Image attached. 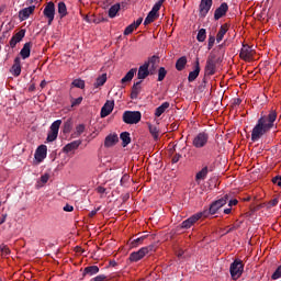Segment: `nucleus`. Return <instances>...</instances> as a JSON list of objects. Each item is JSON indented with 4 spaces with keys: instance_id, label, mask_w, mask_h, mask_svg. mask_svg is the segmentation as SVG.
I'll list each match as a JSON object with an SVG mask.
<instances>
[{
    "instance_id": "1a4fd4ad",
    "label": "nucleus",
    "mask_w": 281,
    "mask_h": 281,
    "mask_svg": "<svg viewBox=\"0 0 281 281\" xmlns=\"http://www.w3.org/2000/svg\"><path fill=\"white\" fill-rule=\"evenodd\" d=\"M43 14L48 20V25H52L54 16L56 15V5H54V2H48L46 4Z\"/></svg>"
},
{
    "instance_id": "4be33fe9",
    "label": "nucleus",
    "mask_w": 281,
    "mask_h": 281,
    "mask_svg": "<svg viewBox=\"0 0 281 281\" xmlns=\"http://www.w3.org/2000/svg\"><path fill=\"white\" fill-rule=\"evenodd\" d=\"M32 52V43H25L23 48L20 52V55L22 56L23 60L26 58H30V54Z\"/></svg>"
},
{
    "instance_id": "f3484780",
    "label": "nucleus",
    "mask_w": 281,
    "mask_h": 281,
    "mask_svg": "<svg viewBox=\"0 0 281 281\" xmlns=\"http://www.w3.org/2000/svg\"><path fill=\"white\" fill-rule=\"evenodd\" d=\"M120 142V137H117V134H109L105 137L104 146L105 148H112V146H115Z\"/></svg>"
},
{
    "instance_id": "2eb2a0df",
    "label": "nucleus",
    "mask_w": 281,
    "mask_h": 281,
    "mask_svg": "<svg viewBox=\"0 0 281 281\" xmlns=\"http://www.w3.org/2000/svg\"><path fill=\"white\" fill-rule=\"evenodd\" d=\"M212 9V0H201L200 16H207V12Z\"/></svg>"
},
{
    "instance_id": "a18cd8bd",
    "label": "nucleus",
    "mask_w": 281,
    "mask_h": 281,
    "mask_svg": "<svg viewBox=\"0 0 281 281\" xmlns=\"http://www.w3.org/2000/svg\"><path fill=\"white\" fill-rule=\"evenodd\" d=\"M135 30H137V29L132 23L128 26H126V29L124 30V35L128 36V34H133V32H135Z\"/></svg>"
},
{
    "instance_id": "4d7b16f0",
    "label": "nucleus",
    "mask_w": 281,
    "mask_h": 281,
    "mask_svg": "<svg viewBox=\"0 0 281 281\" xmlns=\"http://www.w3.org/2000/svg\"><path fill=\"white\" fill-rule=\"evenodd\" d=\"M19 42L15 40V38H11L10 40V47H12V48H14V47H16V44H18Z\"/></svg>"
},
{
    "instance_id": "5701e85b",
    "label": "nucleus",
    "mask_w": 281,
    "mask_h": 281,
    "mask_svg": "<svg viewBox=\"0 0 281 281\" xmlns=\"http://www.w3.org/2000/svg\"><path fill=\"white\" fill-rule=\"evenodd\" d=\"M135 74H137V68H132L122 79L121 83L126 85V82H131L133 78H135Z\"/></svg>"
},
{
    "instance_id": "412c9836",
    "label": "nucleus",
    "mask_w": 281,
    "mask_h": 281,
    "mask_svg": "<svg viewBox=\"0 0 281 281\" xmlns=\"http://www.w3.org/2000/svg\"><path fill=\"white\" fill-rule=\"evenodd\" d=\"M205 71L209 76H214V74H216V63H214L212 59H209L206 61Z\"/></svg>"
},
{
    "instance_id": "6e6552de",
    "label": "nucleus",
    "mask_w": 281,
    "mask_h": 281,
    "mask_svg": "<svg viewBox=\"0 0 281 281\" xmlns=\"http://www.w3.org/2000/svg\"><path fill=\"white\" fill-rule=\"evenodd\" d=\"M228 199H229V195H225L224 198L213 202L209 211H206L207 216H210V214H216V212H218V210L223 207V205H227Z\"/></svg>"
},
{
    "instance_id": "69168bd1",
    "label": "nucleus",
    "mask_w": 281,
    "mask_h": 281,
    "mask_svg": "<svg viewBox=\"0 0 281 281\" xmlns=\"http://www.w3.org/2000/svg\"><path fill=\"white\" fill-rule=\"evenodd\" d=\"M3 12H5V5L0 7V14H3Z\"/></svg>"
},
{
    "instance_id": "bb28decb",
    "label": "nucleus",
    "mask_w": 281,
    "mask_h": 281,
    "mask_svg": "<svg viewBox=\"0 0 281 281\" xmlns=\"http://www.w3.org/2000/svg\"><path fill=\"white\" fill-rule=\"evenodd\" d=\"M205 177H207V167H204L195 175V181L196 183H201V181L205 180Z\"/></svg>"
},
{
    "instance_id": "338daca9",
    "label": "nucleus",
    "mask_w": 281,
    "mask_h": 281,
    "mask_svg": "<svg viewBox=\"0 0 281 281\" xmlns=\"http://www.w3.org/2000/svg\"><path fill=\"white\" fill-rule=\"evenodd\" d=\"M224 214H232V209H225Z\"/></svg>"
},
{
    "instance_id": "f8f14e48",
    "label": "nucleus",
    "mask_w": 281,
    "mask_h": 281,
    "mask_svg": "<svg viewBox=\"0 0 281 281\" xmlns=\"http://www.w3.org/2000/svg\"><path fill=\"white\" fill-rule=\"evenodd\" d=\"M114 108H115L114 101H106L101 109V117H108V115H111V113H113Z\"/></svg>"
},
{
    "instance_id": "0eeeda50",
    "label": "nucleus",
    "mask_w": 281,
    "mask_h": 281,
    "mask_svg": "<svg viewBox=\"0 0 281 281\" xmlns=\"http://www.w3.org/2000/svg\"><path fill=\"white\" fill-rule=\"evenodd\" d=\"M60 124H63L61 120H57L52 123L50 130L47 135V142H56L58 138V131H60Z\"/></svg>"
},
{
    "instance_id": "7ed1b4c3",
    "label": "nucleus",
    "mask_w": 281,
    "mask_h": 281,
    "mask_svg": "<svg viewBox=\"0 0 281 281\" xmlns=\"http://www.w3.org/2000/svg\"><path fill=\"white\" fill-rule=\"evenodd\" d=\"M243 271H245V265H243V260L236 259L233 263H231L229 272L234 280H238V278L243 276Z\"/></svg>"
},
{
    "instance_id": "c85d7f7f",
    "label": "nucleus",
    "mask_w": 281,
    "mask_h": 281,
    "mask_svg": "<svg viewBox=\"0 0 281 281\" xmlns=\"http://www.w3.org/2000/svg\"><path fill=\"white\" fill-rule=\"evenodd\" d=\"M120 137H121V140H122V146H123L124 148H126V146H127L128 144H131V133H128V132H123V133H121Z\"/></svg>"
},
{
    "instance_id": "bf43d9fd",
    "label": "nucleus",
    "mask_w": 281,
    "mask_h": 281,
    "mask_svg": "<svg viewBox=\"0 0 281 281\" xmlns=\"http://www.w3.org/2000/svg\"><path fill=\"white\" fill-rule=\"evenodd\" d=\"M64 212H74V207L67 204L66 206H64Z\"/></svg>"
},
{
    "instance_id": "f257e3e1",
    "label": "nucleus",
    "mask_w": 281,
    "mask_h": 281,
    "mask_svg": "<svg viewBox=\"0 0 281 281\" xmlns=\"http://www.w3.org/2000/svg\"><path fill=\"white\" fill-rule=\"evenodd\" d=\"M277 117H278V114L274 111H271L268 116L260 117L256 126L252 128L251 140L258 142V139H260L262 135H266V133H269Z\"/></svg>"
},
{
    "instance_id": "f704fd0d",
    "label": "nucleus",
    "mask_w": 281,
    "mask_h": 281,
    "mask_svg": "<svg viewBox=\"0 0 281 281\" xmlns=\"http://www.w3.org/2000/svg\"><path fill=\"white\" fill-rule=\"evenodd\" d=\"M47 181H49V175L45 173L37 181L36 188H43V186H45V183H47Z\"/></svg>"
},
{
    "instance_id": "8fccbe9b",
    "label": "nucleus",
    "mask_w": 281,
    "mask_h": 281,
    "mask_svg": "<svg viewBox=\"0 0 281 281\" xmlns=\"http://www.w3.org/2000/svg\"><path fill=\"white\" fill-rule=\"evenodd\" d=\"M214 43H216V37L210 36L209 37V49H212V47H214Z\"/></svg>"
},
{
    "instance_id": "c03bdc74",
    "label": "nucleus",
    "mask_w": 281,
    "mask_h": 281,
    "mask_svg": "<svg viewBox=\"0 0 281 281\" xmlns=\"http://www.w3.org/2000/svg\"><path fill=\"white\" fill-rule=\"evenodd\" d=\"M85 133V125L80 124L77 125L76 131H75V136L80 137V135Z\"/></svg>"
},
{
    "instance_id": "e433bc0d",
    "label": "nucleus",
    "mask_w": 281,
    "mask_h": 281,
    "mask_svg": "<svg viewBox=\"0 0 281 281\" xmlns=\"http://www.w3.org/2000/svg\"><path fill=\"white\" fill-rule=\"evenodd\" d=\"M159 63V57L157 56H153L148 61H146L145 64H148V67L151 69H155V67H157V64Z\"/></svg>"
},
{
    "instance_id": "680f3d73",
    "label": "nucleus",
    "mask_w": 281,
    "mask_h": 281,
    "mask_svg": "<svg viewBox=\"0 0 281 281\" xmlns=\"http://www.w3.org/2000/svg\"><path fill=\"white\" fill-rule=\"evenodd\" d=\"M95 214H98V210L91 211V212L89 213V216H90V217H93V216H95Z\"/></svg>"
},
{
    "instance_id": "a19ab883",
    "label": "nucleus",
    "mask_w": 281,
    "mask_h": 281,
    "mask_svg": "<svg viewBox=\"0 0 281 281\" xmlns=\"http://www.w3.org/2000/svg\"><path fill=\"white\" fill-rule=\"evenodd\" d=\"M168 72L166 71V68L160 67L158 70V82H161L164 80V78H166V75Z\"/></svg>"
},
{
    "instance_id": "e2e57ef3",
    "label": "nucleus",
    "mask_w": 281,
    "mask_h": 281,
    "mask_svg": "<svg viewBox=\"0 0 281 281\" xmlns=\"http://www.w3.org/2000/svg\"><path fill=\"white\" fill-rule=\"evenodd\" d=\"M3 223H5V215H2V217H0V225H3Z\"/></svg>"
},
{
    "instance_id": "5fc2aeb1",
    "label": "nucleus",
    "mask_w": 281,
    "mask_h": 281,
    "mask_svg": "<svg viewBox=\"0 0 281 281\" xmlns=\"http://www.w3.org/2000/svg\"><path fill=\"white\" fill-rule=\"evenodd\" d=\"M142 21H144V19L138 18L137 21H135V22L132 23V24H133V25L135 26V29L137 30V27L142 25Z\"/></svg>"
},
{
    "instance_id": "aec40b11",
    "label": "nucleus",
    "mask_w": 281,
    "mask_h": 281,
    "mask_svg": "<svg viewBox=\"0 0 281 281\" xmlns=\"http://www.w3.org/2000/svg\"><path fill=\"white\" fill-rule=\"evenodd\" d=\"M139 85H142V81H137L136 83L133 85L132 93H131L132 100H137V97L142 92V86Z\"/></svg>"
},
{
    "instance_id": "473e14b6",
    "label": "nucleus",
    "mask_w": 281,
    "mask_h": 281,
    "mask_svg": "<svg viewBox=\"0 0 281 281\" xmlns=\"http://www.w3.org/2000/svg\"><path fill=\"white\" fill-rule=\"evenodd\" d=\"M120 12V4H114L109 10V16L110 19H115L117 16V13Z\"/></svg>"
},
{
    "instance_id": "2f4dec72",
    "label": "nucleus",
    "mask_w": 281,
    "mask_h": 281,
    "mask_svg": "<svg viewBox=\"0 0 281 281\" xmlns=\"http://www.w3.org/2000/svg\"><path fill=\"white\" fill-rule=\"evenodd\" d=\"M155 19H157V13L155 11L149 12L144 21V25H150Z\"/></svg>"
},
{
    "instance_id": "4c0bfd02",
    "label": "nucleus",
    "mask_w": 281,
    "mask_h": 281,
    "mask_svg": "<svg viewBox=\"0 0 281 281\" xmlns=\"http://www.w3.org/2000/svg\"><path fill=\"white\" fill-rule=\"evenodd\" d=\"M18 43H21L25 38V30H20L15 35L12 36Z\"/></svg>"
},
{
    "instance_id": "0e129e2a",
    "label": "nucleus",
    "mask_w": 281,
    "mask_h": 281,
    "mask_svg": "<svg viewBox=\"0 0 281 281\" xmlns=\"http://www.w3.org/2000/svg\"><path fill=\"white\" fill-rule=\"evenodd\" d=\"M83 20L86 21V23H91V19H89V15H85Z\"/></svg>"
},
{
    "instance_id": "09e8293b",
    "label": "nucleus",
    "mask_w": 281,
    "mask_h": 281,
    "mask_svg": "<svg viewBox=\"0 0 281 281\" xmlns=\"http://www.w3.org/2000/svg\"><path fill=\"white\" fill-rule=\"evenodd\" d=\"M80 104H82V97H79L77 99H72L71 106H78Z\"/></svg>"
},
{
    "instance_id": "58836bf2",
    "label": "nucleus",
    "mask_w": 281,
    "mask_h": 281,
    "mask_svg": "<svg viewBox=\"0 0 281 281\" xmlns=\"http://www.w3.org/2000/svg\"><path fill=\"white\" fill-rule=\"evenodd\" d=\"M206 38V32H205V29H201L199 32H198V36H196V40L199 41V43H203Z\"/></svg>"
},
{
    "instance_id": "6e6d98bb",
    "label": "nucleus",
    "mask_w": 281,
    "mask_h": 281,
    "mask_svg": "<svg viewBox=\"0 0 281 281\" xmlns=\"http://www.w3.org/2000/svg\"><path fill=\"white\" fill-rule=\"evenodd\" d=\"M97 192H98L99 194H106V189H105L104 187H98V188H97Z\"/></svg>"
},
{
    "instance_id": "ddd939ff",
    "label": "nucleus",
    "mask_w": 281,
    "mask_h": 281,
    "mask_svg": "<svg viewBox=\"0 0 281 281\" xmlns=\"http://www.w3.org/2000/svg\"><path fill=\"white\" fill-rule=\"evenodd\" d=\"M227 10H229V5H227L226 2L222 3L214 12L215 21H218V19H223V16L227 14Z\"/></svg>"
},
{
    "instance_id": "cd10ccee",
    "label": "nucleus",
    "mask_w": 281,
    "mask_h": 281,
    "mask_svg": "<svg viewBox=\"0 0 281 281\" xmlns=\"http://www.w3.org/2000/svg\"><path fill=\"white\" fill-rule=\"evenodd\" d=\"M100 272V268L98 266H90L85 268L83 276H95V273Z\"/></svg>"
},
{
    "instance_id": "de8ad7c7",
    "label": "nucleus",
    "mask_w": 281,
    "mask_h": 281,
    "mask_svg": "<svg viewBox=\"0 0 281 281\" xmlns=\"http://www.w3.org/2000/svg\"><path fill=\"white\" fill-rule=\"evenodd\" d=\"M0 252H2V256H8L10 255V248H8L5 245H2L0 246Z\"/></svg>"
},
{
    "instance_id": "37998d69",
    "label": "nucleus",
    "mask_w": 281,
    "mask_h": 281,
    "mask_svg": "<svg viewBox=\"0 0 281 281\" xmlns=\"http://www.w3.org/2000/svg\"><path fill=\"white\" fill-rule=\"evenodd\" d=\"M144 238H145V237H138V238L134 239V240L131 243V247H133V248L139 247V245H142V243H144Z\"/></svg>"
},
{
    "instance_id": "4468645a",
    "label": "nucleus",
    "mask_w": 281,
    "mask_h": 281,
    "mask_svg": "<svg viewBox=\"0 0 281 281\" xmlns=\"http://www.w3.org/2000/svg\"><path fill=\"white\" fill-rule=\"evenodd\" d=\"M34 10H36L35 5H31L20 10L19 12L20 21H27V19H30V15L33 14Z\"/></svg>"
},
{
    "instance_id": "39448f33",
    "label": "nucleus",
    "mask_w": 281,
    "mask_h": 281,
    "mask_svg": "<svg viewBox=\"0 0 281 281\" xmlns=\"http://www.w3.org/2000/svg\"><path fill=\"white\" fill-rule=\"evenodd\" d=\"M207 218V212H200L196 213L194 215H192L191 217H189L188 220L183 221L181 224L182 229H190V227H192V225H194V223H196V221H199L200 218Z\"/></svg>"
},
{
    "instance_id": "864d4df0",
    "label": "nucleus",
    "mask_w": 281,
    "mask_h": 281,
    "mask_svg": "<svg viewBox=\"0 0 281 281\" xmlns=\"http://www.w3.org/2000/svg\"><path fill=\"white\" fill-rule=\"evenodd\" d=\"M278 205V199H273L268 203V207H276Z\"/></svg>"
},
{
    "instance_id": "f03ea898",
    "label": "nucleus",
    "mask_w": 281,
    "mask_h": 281,
    "mask_svg": "<svg viewBox=\"0 0 281 281\" xmlns=\"http://www.w3.org/2000/svg\"><path fill=\"white\" fill-rule=\"evenodd\" d=\"M123 122L125 124H139V122H142V112H139V111H125L123 113Z\"/></svg>"
},
{
    "instance_id": "49530a36",
    "label": "nucleus",
    "mask_w": 281,
    "mask_h": 281,
    "mask_svg": "<svg viewBox=\"0 0 281 281\" xmlns=\"http://www.w3.org/2000/svg\"><path fill=\"white\" fill-rule=\"evenodd\" d=\"M273 280H280L281 278V266H279L271 277Z\"/></svg>"
},
{
    "instance_id": "393cba45",
    "label": "nucleus",
    "mask_w": 281,
    "mask_h": 281,
    "mask_svg": "<svg viewBox=\"0 0 281 281\" xmlns=\"http://www.w3.org/2000/svg\"><path fill=\"white\" fill-rule=\"evenodd\" d=\"M170 109V103L169 102H164L160 106L156 109L155 115L156 117H161L164 113H166V110Z\"/></svg>"
},
{
    "instance_id": "c756f323",
    "label": "nucleus",
    "mask_w": 281,
    "mask_h": 281,
    "mask_svg": "<svg viewBox=\"0 0 281 281\" xmlns=\"http://www.w3.org/2000/svg\"><path fill=\"white\" fill-rule=\"evenodd\" d=\"M225 34H227V26L222 25L216 35V43H221V41H223V38H225Z\"/></svg>"
},
{
    "instance_id": "dca6fc26",
    "label": "nucleus",
    "mask_w": 281,
    "mask_h": 281,
    "mask_svg": "<svg viewBox=\"0 0 281 281\" xmlns=\"http://www.w3.org/2000/svg\"><path fill=\"white\" fill-rule=\"evenodd\" d=\"M148 64H144L138 68L137 78L138 80H146L150 76V70H148Z\"/></svg>"
},
{
    "instance_id": "7c9ffc66",
    "label": "nucleus",
    "mask_w": 281,
    "mask_h": 281,
    "mask_svg": "<svg viewBox=\"0 0 281 281\" xmlns=\"http://www.w3.org/2000/svg\"><path fill=\"white\" fill-rule=\"evenodd\" d=\"M58 14L60 19H64V16H67V4H65V2L58 3Z\"/></svg>"
},
{
    "instance_id": "20e7f679",
    "label": "nucleus",
    "mask_w": 281,
    "mask_h": 281,
    "mask_svg": "<svg viewBox=\"0 0 281 281\" xmlns=\"http://www.w3.org/2000/svg\"><path fill=\"white\" fill-rule=\"evenodd\" d=\"M155 249L154 246H147V247H143L137 251H134L130 255V261L131 262H139V260H142L144 257L148 256V254H150V251H153Z\"/></svg>"
},
{
    "instance_id": "9b49d317",
    "label": "nucleus",
    "mask_w": 281,
    "mask_h": 281,
    "mask_svg": "<svg viewBox=\"0 0 281 281\" xmlns=\"http://www.w3.org/2000/svg\"><path fill=\"white\" fill-rule=\"evenodd\" d=\"M239 56L243 60H252L254 59V50H252L251 46L244 45L241 47Z\"/></svg>"
},
{
    "instance_id": "9d476101",
    "label": "nucleus",
    "mask_w": 281,
    "mask_h": 281,
    "mask_svg": "<svg viewBox=\"0 0 281 281\" xmlns=\"http://www.w3.org/2000/svg\"><path fill=\"white\" fill-rule=\"evenodd\" d=\"M35 161L36 164L43 162L47 158V145H41L35 150Z\"/></svg>"
},
{
    "instance_id": "79ce46f5",
    "label": "nucleus",
    "mask_w": 281,
    "mask_h": 281,
    "mask_svg": "<svg viewBox=\"0 0 281 281\" xmlns=\"http://www.w3.org/2000/svg\"><path fill=\"white\" fill-rule=\"evenodd\" d=\"M164 1H166V0H159L158 2H156L154 4L151 11L157 14V12H159V10H161V5H164Z\"/></svg>"
},
{
    "instance_id": "423d86ee",
    "label": "nucleus",
    "mask_w": 281,
    "mask_h": 281,
    "mask_svg": "<svg viewBox=\"0 0 281 281\" xmlns=\"http://www.w3.org/2000/svg\"><path fill=\"white\" fill-rule=\"evenodd\" d=\"M210 139V135L205 132H201L193 138V146L194 148H203L207 145V142Z\"/></svg>"
},
{
    "instance_id": "6ab92c4d",
    "label": "nucleus",
    "mask_w": 281,
    "mask_h": 281,
    "mask_svg": "<svg viewBox=\"0 0 281 281\" xmlns=\"http://www.w3.org/2000/svg\"><path fill=\"white\" fill-rule=\"evenodd\" d=\"M199 74H201V66H199V59H198L195 61L194 70L189 74V77H188L189 82H194V80L199 78Z\"/></svg>"
},
{
    "instance_id": "ea45409f",
    "label": "nucleus",
    "mask_w": 281,
    "mask_h": 281,
    "mask_svg": "<svg viewBox=\"0 0 281 281\" xmlns=\"http://www.w3.org/2000/svg\"><path fill=\"white\" fill-rule=\"evenodd\" d=\"M72 87H76L77 89H85V80H82V79H75L72 81Z\"/></svg>"
},
{
    "instance_id": "052dcab7",
    "label": "nucleus",
    "mask_w": 281,
    "mask_h": 281,
    "mask_svg": "<svg viewBox=\"0 0 281 281\" xmlns=\"http://www.w3.org/2000/svg\"><path fill=\"white\" fill-rule=\"evenodd\" d=\"M228 205L229 207H232V205H238V200H231Z\"/></svg>"
},
{
    "instance_id": "774afa93",
    "label": "nucleus",
    "mask_w": 281,
    "mask_h": 281,
    "mask_svg": "<svg viewBox=\"0 0 281 281\" xmlns=\"http://www.w3.org/2000/svg\"><path fill=\"white\" fill-rule=\"evenodd\" d=\"M45 85H47V81L43 80V81L41 82L42 89H43V87H45Z\"/></svg>"
},
{
    "instance_id": "c9c22d12",
    "label": "nucleus",
    "mask_w": 281,
    "mask_h": 281,
    "mask_svg": "<svg viewBox=\"0 0 281 281\" xmlns=\"http://www.w3.org/2000/svg\"><path fill=\"white\" fill-rule=\"evenodd\" d=\"M150 135H153L154 139H159V130L155 125L148 126Z\"/></svg>"
},
{
    "instance_id": "b1692460",
    "label": "nucleus",
    "mask_w": 281,
    "mask_h": 281,
    "mask_svg": "<svg viewBox=\"0 0 281 281\" xmlns=\"http://www.w3.org/2000/svg\"><path fill=\"white\" fill-rule=\"evenodd\" d=\"M80 144H82L80 140H74V142L67 144L64 147V153H71V150H77V148L80 147Z\"/></svg>"
},
{
    "instance_id": "a878e982",
    "label": "nucleus",
    "mask_w": 281,
    "mask_h": 281,
    "mask_svg": "<svg viewBox=\"0 0 281 281\" xmlns=\"http://www.w3.org/2000/svg\"><path fill=\"white\" fill-rule=\"evenodd\" d=\"M186 65H188V58H186V56L180 57L177 63H176V69L178 71H183V69L186 68Z\"/></svg>"
},
{
    "instance_id": "603ef678",
    "label": "nucleus",
    "mask_w": 281,
    "mask_h": 281,
    "mask_svg": "<svg viewBox=\"0 0 281 281\" xmlns=\"http://www.w3.org/2000/svg\"><path fill=\"white\" fill-rule=\"evenodd\" d=\"M272 182L273 183H277V186H279V188H281V176L280 177H274L272 179Z\"/></svg>"
},
{
    "instance_id": "a211bd4d",
    "label": "nucleus",
    "mask_w": 281,
    "mask_h": 281,
    "mask_svg": "<svg viewBox=\"0 0 281 281\" xmlns=\"http://www.w3.org/2000/svg\"><path fill=\"white\" fill-rule=\"evenodd\" d=\"M12 76H21V57H15L13 66L11 67Z\"/></svg>"
},
{
    "instance_id": "3c124183",
    "label": "nucleus",
    "mask_w": 281,
    "mask_h": 281,
    "mask_svg": "<svg viewBox=\"0 0 281 281\" xmlns=\"http://www.w3.org/2000/svg\"><path fill=\"white\" fill-rule=\"evenodd\" d=\"M103 280H106V276L99 274L95 278H92L90 281H103Z\"/></svg>"
},
{
    "instance_id": "13d9d810",
    "label": "nucleus",
    "mask_w": 281,
    "mask_h": 281,
    "mask_svg": "<svg viewBox=\"0 0 281 281\" xmlns=\"http://www.w3.org/2000/svg\"><path fill=\"white\" fill-rule=\"evenodd\" d=\"M19 42L15 40V38H11L10 40V47H12V48H14V47H16V44H18Z\"/></svg>"
},
{
    "instance_id": "72a5a7b5",
    "label": "nucleus",
    "mask_w": 281,
    "mask_h": 281,
    "mask_svg": "<svg viewBox=\"0 0 281 281\" xmlns=\"http://www.w3.org/2000/svg\"><path fill=\"white\" fill-rule=\"evenodd\" d=\"M105 82H106V74H102L97 78V81L94 82L95 89H98V87H103Z\"/></svg>"
}]
</instances>
